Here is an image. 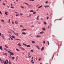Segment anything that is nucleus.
<instances>
[{
  "instance_id": "nucleus-1",
  "label": "nucleus",
  "mask_w": 64,
  "mask_h": 64,
  "mask_svg": "<svg viewBox=\"0 0 64 64\" xmlns=\"http://www.w3.org/2000/svg\"><path fill=\"white\" fill-rule=\"evenodd\" d=\"M12 32L15 35H16L17 36H18V33H16V32H14L13 31H12Z\"/></svg>"
},
{
  "instance_id": "nucleus-2",
  "label": "nucleus",
  "mask_w": 64,
  "mask_h": 64,
  "mask_svg": "<svg viewBox=\"0 0 64 64\" xmlns=\"http://www.w3.org/2000/svg\"><path fill=\"white\" fill-rule=\"evenodd\" d=\"M23 45L26 46L27 47H30V45H26V44H24V43H23Z\"/></svg>"
},
{
  "instance_id": "nucleus-3",
  "label": "nucleus",
  "mask_w": 64,
  "mask_h": 64,
  "mask_svg": "<svg viewBox=\"0 0 64 64\" xmlns=\"http://www.w3.org/2000/svg\"><path fill=\"white\" fill-rule=\"evenodd\" d=\"M14 53H13L12 52H11L10 53V56H14Z\"/></svg>"
},
{
  "instance_id": "nucleus-4",
  "label": "nucleus",
  "mask_w": 64,
  "mask_h": 64,
  "mask_svg": "<svg viewBox=\"0 0 64 64\" xmlns=\"http://www.w3.org/2000/svg\"><path fill=\"white\" fill-rule=\"evenodd\" d=\"M22 34H23L25 35L26 34V33L24 32H22Z\"/></svg>"
},
{
  "instance_id": "nucleus-5",
  "label": "nucleus",
  "mask_w": 64,
  "mask_h": 64,
  "mask_svg": "<svg viewBox=\"0 0 64 64\" xmlns=\"http://www.w3.org/2000/svg\"><path fill=\"white\" fill-rule=\"evenodd\" d=\"M2 37L4 39H5V36H4V35L3 34H2Z\"/></svg>"
},
{
  "instance_id": "nucleus-6",
  "label": "nucleus",
  "mask_w": 64,
  "mask_h": 64,
  "mask_svg": "<svg viewBox=\"0 0 64 64\" xmlns=\"http://www.w3.org/2000/svg\"><path fill=\"white\" fill-rule=\"evenodd\" d=\"M39 16H38L36 17V19L37 20H39Z\"/></svg>"
},
{
  "instance_id": "nucleus-7",
  "label": "nucleus",
  "mask_w": 64,
  "mask_h": 64,
  "mask_svg": "<svg viewBox=\"0 0 64 64\" xmlns=\"http://www.w3.org/2000/svg\"><path fill=\"white\" fill-rule=\"evenodd\" d=\"M15 24H18V22L17 21H15Z\"/></svg>"
},
{
  "instance_id": "nucleus-8",
  "label": "nucleus",
  "mask_w": 64,
  "mask_h": 64,
  "mask_svg": "<svg viewBox=\"0 0 64 64\" xmlns=\"http://www.w3.org/2000/svg\"><path fill=\"white\" fill-rule=\"evenodd\" d=\"M32 15L31 14H30L29 16H27V17L28 18H30V17L31 16H32Z\"/></svg>"
},
{
  "instance_id": "nucleus-9",
  "label": "nucleus",
  "mask_w": 64,
  "mask_h": 64,
  "mask_svg": "<svg viewBox=\"0 0 64 64\" xmlns=\"http://www.w3.org/2000/svg\"><path fill=\"white\" fill-rule=\"evenodd\" d=\"M7 13H8V12H5V14L6 16H8V14Z\"/></svg>"
},
{
  "instance_id": "nucleus-10",
  "label": "nucleus",
  "mask_w": 64,
  "mask_h": 64,
  "mask_svg": "<svg viewBox=\"0 0 64 64\" xmlns=\"http://www.w3.org/2000/svg\"><path fill=\"white\" fill-rule=\"evenodd\" d=\"M4 64H7V63L6 60H4Z\"/></svg>"
},
{
  "instance_id": "nucleus-11",
  "label": "nucleus",
  "mask_w": 64,
  "mask_h": 64,
  "mask_svg": "<svg viewBox=\"0 0 64 64\" xmlns=\"http://www.w3.org/2000/svg\"><path fill=\"white\" fill-rule=\"evenodd\" d=\"M12 38H16V37L14 36H12Z\"/></svg>"
},
{
  "instance_id": "nucleus-12",
  "label": "nucleus",
  "mask_w": 64,
  "mask_h": 64,
  "mask_svg": "<svg viewBox=\"0 0 64 64\" xmlns=\"http://www.w3.org/2000/svg\"><path fill=\"white\" fill-rule=\"evenodd\" d=\"M44 47H42V49H41V50H44Z\"/></svg>"
},
{
  "instance_id": "nucleus-13",
  "label": "nucleus",
  "mask_w": 64,
  "mask_h": 64,
  "mask_svg": "<svg viewBox=\"0 0 64 64\" xmlns=\"http://www.w3.org/2000/svg\"><path fill=\"white\" fill-rule=\"evenodd\" d=\"M0 49L1 50H2V46H0Z\"/></svg>"
},
{
  "instance_id": "nucleus-14",
  "label": "nucleus",
  "mask_w": 64,
  "mask_h": 64,
  "mask_svg": "<svg viewBox=\"0 0 64 64\" xmlns=\"http://www.w3.org/2000/svg\"><path fill=\"white\" fill-rule=\"evenodd\" d=\"M43 6L42 5L40 6H39L38 8H42V6Z\"/></svg>"
},
{
  "instance_id": "nucleus-15",
  "label": "nucleus",
  "mask_w": 64,
  "mask_h": 64,
  "mask_svg": "<svg viewBox=\"0 0 64 64\" xmlns=\"http://www.w3.org/2000/svg\"><path fill=\"white\" fill-rule=\"evenodd\" d=\"M36 47L39 50L40 49V48L37 45Z\"/></svg>"
},
{
  "instance_id": "nucleus-16",
  "label": "nucleus",
  "mask_w": 64,
  "mask_h": 64,
  "mask_svg": "<svg viewBox=\"0 0 64 64\" xmlns=\"http://www.w3.org/2000/svg\"><path fill=\"white\" fill-rule=\"evenodd\" d=\"M36 36V37H37V38L40 37H41V36H40L37 35V36Z\"/></svg>"
},
{
  "instance_id": "nucleus-17",
  "label": "nucleus",
  "mask_w": 64,
  "mask_h": 64,
  "mask_svg": "<svg viewBox=\"0 0 64 64\" xmlns=\"http://www.w3.org/2000/svg\"><path fill=\"white\" fill-rule=\"evenodd\" d=\"M1 20L2 22L3 23H5L4 21V20Z\"/></svg>"
},
{
  "instance_id": "nucleus-18",
  "label": "nucleus",
  "mask_w": 64,
  "mask_h": 64,
  "mask_svg": "<svg viewBox=\"0 0 64 64\" xmlns=\"http://www.w3.org/2000/svg\"><path fill=\"white\" fill-rule=\"evenodd\" d=\"M22 30L23 31H24V30L26 31V29H23Z\"/></svg>"
},
{
  "instance_id": "nucleus-19",
  "label": "nucleus",
  "mask_w": 64,
  "mask_h": 64,
  "mask_svg": "<svg viewBox=\"0 0 64 64\" xmlns=\"http://www.w3.org/2000/svg\"><path fill=\"white\" fill-rule=\"evenodd\" d=\"M0 62H1V63L2 64H3V63L2 62V60L0 58Z\"/></svg>"
},
{
  "instance_id": "nucleus-20",
  "label": "nucleus",
  "mask_w": 64,
  "mask_h": 64,
  "mask_svg": "<svg viewBox=\"0 0 64 64\" xmlns=\"http://www.w3.org/2000/svg\"><path fill=\"white\" fill-rule=\"evenodd\" d=\"M44 33V32L43 31H42L41 32H40V33L41 34H43Z\"/></svg>"
},
{
  "instance_id": "nucleus-21",
  "label": "nucleus",
  "mask_w": 64,
  "mask_h": 64,
  "mask_svg": "<svg viewBox=\"0 0 64 64\" xmlns=\"http://www.w3.org/2000/svg\"><path fill=\"white\" fill-rule=\"evenodd\" d=\"M49 6H44V7L45 8H47V7H48Z\"/></svg>"
},
{
  "instance_id": "nucleus-22",
  "label": "nucleus",
  "mask_w": 64,
  "mask_h": 64,
  "mask_svg": "<svg viewBox=\"0 0 64 64\" xmlns=\"http://www.w3.org/2000/svg\"><path fill=\"white\" fill-rule=\"evenodd\" d=\"M42 29H43V30L44 31H45V30H46V29L45 28H43Z\"/></svg>"
},
{
  "instance_id": "nucleus-23",
  "label": "nucleus",
  "mask_w": 64,
  "mask_h": 64,
  "mask_svg": "<svg viewBox=\"0 0 64 64\" xmlns=\"http://www.w3.org/2000/svg\"><path fill=\"white\" fill-rule=\"evenodd\" d=\"M6 62L7 64H8L9 63V62L8 61V60H6Z\"/></svg>"
},
{
  "instance_id": "nucleus-24",
  "label": "nucleus",
  "mask_w": 64,
  "mask_h": 64,
  "mask_svg": "<svg viewBox=\"0 0 64 64\" xmlns=\"http://www.w3.org/2000/svg\"><path fill=\"white\" fill-rule=\"evenodd\" d=\"M12 60H14L15 59V57H12Z\"/></svg>"
},
{
  "instance_id": "nucleus-25",
  "label": "nucleus",
  "mask_w": 64,
  "mask_h": 64,
  "mask_svg": "<svg viewBox=\"0 0 64 64\" xmlns=\"http://www.w3.org/2000/svg\"><path fill=\"white\" fill-rule=\"evenodd\" d=\"M32 43L33 44H34L35 43V42L34 41H32Z\"/></svg>"
},
{
  "instance_id": "nucleus-26",
  "label": "nucleus",
  "mask_w": 64,
  "mask_h": 64,
  "mask_svg": "<svg viewBox=\"0 0 64 64\" xmlns=\"http://www.w3.org/2000/svg\"><path fill=\"white\" fill-rule=\"evenodd\" d=\"M4 55H6V56H7L8 55L7 54V53H4Z\"/></svg>"
},
{
  "instance_id": "nucleus-27",
  "label": "nucleus",
  "mask_w": 64,
  "mask_h": 64,
  "mask_svg": "<svg viewBox=\"0 0 64 64\" xmlns=\"http://www.w3.org/2000/svg\"><path fill=\"white\" fill-rule=\"evenodd\" d=\"M18 45L19 46H22V45H21L20 43L18 44Z\"/></svg>"
},
{
  "instance_id": "nucleus-28",
  "label": "nucleus",
  "mask_w": 64,
  "mask_h": 64,
  "mask_svg": "<svg viewBox=\"0 0 64 64\" xmlns=\"http://www.w3.org/2000/svg\"><path fill=\"white\" fill-rule=\"evenodd\" d=\"M15 40H20V41L21 40H20V39H16Z\"/></svg>"
},
{
  "instance_id": "nucleus-29",
  "label": "nucleus",
  "mask_w": 64,
  "mask_h": 64,
  "mask_svg": "<svg viewBox=\"0 0 64 64\" xmlns=\"http://www.w3.org/2000/svg\"><path fill=\"white\" fill-rule=\"evenodd\" d=\"M34 12V11H33L32 10H30V12Z\"/></svg>"
},
{
  "instance_id": "nucleus-30",
  "label": "nucleus",
  "mask_w": 64,
  "mask_h": 64,
  "mask_svg": "<svg viewBox=\"0 0 64 64\" xmlns=\"http://www.w3.org/2000/svg\"><path fill=\"white\" fill-rule=\"evenodd\" d=\"M24 3L25 4H27V5H28V6H30L28 4H27V3Z\"/></svg>"
},
{
  "instance_id": "nucleus-31",
  "label": "nucleus",
  "mask_w": 64,
  "mask_h": 64,
  "mask_svg": "<svg viewBox=\"0 0 64 64\" xmlns=\"http://www.w3.org/2000/svg\"><path fill=\"white\" fill-rule=\"evenodd\" d=\"M4 49L5 50H6V51H8V50H6V48H4Z\"/></svg>"
},
{
  "instance_id": "nucleus-32",
  "label": "nucleus",
  "mask_w": 64,
  "mask_h": 64,
  "mask_svg": "<svg viewBox=\"0 0 64 64\" xmlns=\"http://www.w3.org/2000/svg\"><path fill=\"white\" fill-rule=\"evenodd\" d=\"M47 42L48 43V45H49V41H47Z\"/></svg>"
},
{
  "instance_id": "nucleus-33",
  "label": "nucleus",
  "mask_w": 64,
  "mask_h": 64,
  "mask_svg": "<svg viewBox=\"0 0 64 64\" xmlns=\"http://www.w3.org/2000/svg\"><path fill=\"white\" fill-rule=\"evenodd\" d=\"M21 48L22 50H25V49H24V48Z\"/></svg>"
},
{
  "instance_id": "nucleus-34",
  "label": "nucleus",
  "mask_w": 64,
  "mask_h": 64,
  "mask_svg": "<svg viewBox=\"0 0 64 64\" xmlns=\"http://www.w3.org/2000/svg\"><path fill=\"white\" fill-rule=\"evenodd\" d=\"M16 50L17 51H19V50L18 49H16Z\"/></svg>"
},
{
  "instance_id": "nucleus-35",
  "label": "nucleus",
  "mask_w": 64,
  "mask_h": 64,
  "mask_svg": "<svg viewBox=\"0 0 64 64\" xmlns=\"http://www.w3.org/2000/svg\"><path fill=\"white\" fill-rule=\"evenodd\" d=\"M44 24H47V23L46 22H44Z\"/></svg>"
},
{
  "instance_id": "nucleus-36",
  "label": "nucleus",
  "mask_w": 64,
  "mask_h": 64,
  "mask_svg": "<svg viewBox=\"0 0 64 64\" xmlns=\"http://www.w3.org/2000/svg\"><path fill=\"white\" fill-rule=\"evenodd\" d=\"M33 14H36V12H34L33 13Z\"/></svg>"
},
{
  "instance_id": "nucleus-37",
  "label": "nucleus",
  "mask_w": 64,
  "mask_h": 64,
  "mask_svg": "<svg viewBox=\"0 0 64 64\" xmlns=\"http://www.w3.org/2000/svg\"><path fill=\"white\" fill-rule=\"evenodd\" d=\"M10 22V19L8 20V22L9 23Z\"/></svg>"
},
{
  "instance_id": "nucleus-38",
  "label": "nucleus",
  "mask_w": 64,
  "mask_h": 64,
  "mask_svg": "<svg viewBox=\"0 0 64 64\" xmlns=\"http://www.w3.org/2000/svg\"><path fill=\"white\" fill-rule=\"evenodd\" d=\"M29 0L30 1H34V0Z\"/></svg>"
},
{
  "instance_id": "nucleus-39",
  "label": "nucleus",
  "mask_w": 64,
  "mask_h": 64,
  "mask_svg": "<svg viewBox=\"0 0 64 64\" xmlns=\"http://www.w3.org/2000/svg\"><path fill=\"white\" fill-rule=\"evenodd\" d=\"M43 43L44 44H45V40L44 41Z\"/></svg>"
},
{
  "instance_id": "nucleus-40",
  "label": "nucleus",
  "mask_w": 64,
  "mask_h": 64,
  "mask_svg": "<svg viewBox=\"0 0 64 64\" xmlns=\"http://www.w3.org/2000/svg\"><path fill=\"white\" fill-rule=\"evenodd\" d=\"M21 7L22 8L24 9V8L23 6H21Z\"/></svg>"
},
{
  "instance_id": "nucleus-41",
  "label": "nucleus",
  "mask_w": 64,
  "mask_h": 64,
  "mask_svg": "<svg viewBox=\"0 0 64 64\" xmlns=\"http://www.w3.org/2000/svg\"><path fill=\"white\" fill-rule=\"evenodd\" d=\"M31 57V56H28V58H30Z\"/></svg>"
},
{
  "instance_id": "nucleus-42",
  "label": "nucleus",
  "mask_w": 64,
  "mask_h": 64,
  "mask_svg": "<svg viewBox=\"0 0 64 64\" xmlns=\"http://www.w3.org/2000/svg\"><path fill=\"white\" fill-rule=\"evenodd\" d=\"M30 52H28V56H29V55H30Z\"/></svg>"
},
{
  "instance_id": "nucleus-43",
  "label": "nucleus",
  "mask_w": 64,
  "mask_h": 64,
  "mask_svg": "<svg viewBox=\"0 0 64 64\" xmlns=\"http://www.w3.org/2000/svg\"><path fill=\"white\" fill-rule=\"evenodd\" d=\"M46 19L47 20H48L49 19V17H47L46 18Z\"/></svg>"
},
{
  "instance_id": "nucleus-44",
  "label": "nucleus",
  "mask_w": 64,
  "mask_h": 64,
  "mask_svg": "<svg viewBox=\"0 0 64 64\" xmlns=\"http://www.w3.org/2000/svg\"><path fill=\"white\" fill-rule=\"evenodd\" d=\"M5 46L7 48H8V46H6V45H5Z\"/></svg>"
},
{
  "instance_id": "nucleus-45",
  "label": "nucleus",
  "mask_w": 64,
  "mask_h": 64,
  "mask_svg": "<svg viewBox=\"0 0 64 64\" xmlns=\"http://www.w3.org/2000/svg\"><path fill=\"white\" fill-rule=\"evenodd\" d=\"M31 51L32 52H33V50H31Z\"/></svg>"
},
{
  "instance_id": "nucleus-46",
  "label": "nucleus",
  "mask_w": 64,
  "mask_h": 64,
  "mask_svg": "<svg viewBox=\"0 0 64 64\" xmlns=\"http://www.w3.org/2000/svg\"><path fill=\"white\" fill-rule=\"evenodd\" d=\"M0 14H2V12L0 11Z\"/></svg>"
},
{
  "instance_id": "nucleus-47",
  "label": "nucleus",
  "mask_w": 64,
  "mask_h": 64,
  "mask_svg": "<svg viewBox=\"0 0 64 64\" xmlns=\"http://www.w3.org/2000/svg\"><path fill=\"white\" fill-rule=\"evenodd\" d=\"M8 53H10H10L11 52H10V51H8Z\"/></svg>"
},
{
  "instance_id": "nucleus-48",
  "label": "nucleus",
  "mask_w": 64,
  "mask_h": 64,
  "mask_svg": "<svg viewBox=\"0 0 64 64\" xmlns=\"http://www.w3.org/2000/svg\"><path fill=\"white\" fill-rule=\"evenodd\" d=\"M3 4L4 5V6H5L6 5V4H5L4 3H3Z\"/></svg>"
},
{
  "instance_id": "nucleus-49",
  "label": "nucleus",
  "mask_w": 64,
  "mask_h": 64,
  "mask_svg": "<svg viewBox=\"0 0 64 64\" xmlns=\"http://www.w3.org/2000/svg\"><path fill=\"white\" fill-rule=\"evenodd\" d=\"M19 15H18V14H16V16H19Z\"/></svg>"
},
{
  "instance_id": "nucleus-50",
  "label": "nucleus",
  "mask_w": 64,
  "mask_h": 64,
  "mask_svg": "<svg viewBox=\"0 0 64 64\" xmlns=\"http://www.w3.org/2000/svg\"><path fill=\"white\" fill-rule=\"evenodd\" d=\"M48 1H47L46 2V4H47V3H48Z\"/></svg>"
},
{
  "instance_id": "nucleus-51",
  "label": "nucleus",
  "mask_w": 64,
  "mask_h": 64,
  "mask_svg": "<svg viewBox=\"0 0 64 64\" xmlns=\"http://www.w3.org/2000/svg\"><path fill=\"white\" fill-rule=\"evenodd\" d=\"M62 20V19L61 18L60 19H59L58 20Z\"/></svg>"
},
{
  "instance_id": "nucleus-52",
  "label": "nucleus",
  "mask_w": 64,
  "mask_h": 64,
  "mask_svg": "<svg viewBox=\"0 0 64 64\" xmlns=\"http://www.w3.org/2000/svg\"><path fill=\"white\" fill-rule=\"evenodd\" d=\"M10 8H14L12 7V6L10 7Z\"/></svg>"
},
{
  "instance_id": "nucleus-53",
  "label": "nucleus",
  "mask_w": 64,
  "mask_h": 64,
  "mask_svg": "<svg viewBox=\"0 0 64 64\" xmlns=\"http://www.w3.org/2000/svg\"><path fill=\"white\" fill-rule=\"evenodd\" d=\"M10 38L11 39V40H13V39L12 38Z\"/></svg>"
},
{
  "instance_id": "nucleus-54",
  "label": "nucleus",
  "mask_w": 64,
  "mask_h": 64,
  "mask_svg": "<svg viewBox=\"0 0 64 64\" xmlns=\"http://www.w3.org/2000/svg\"><path fill=\"white\" fill-rule=\"evenodd\" d=\"M41 58H40L39 59V61L40 60H41Z\"/></svg>"
},
{
  "instance_id": "nucleus-55",
  "label": "nucleus",
  "mask_w": 64,
  "mask_h": 64,
  "mask_svg": "<svg viewBox=\"0 0 64 64\" xmlns=\"http://www.w3.org/2000/svg\"><path fill=\"white\" fill-rule=\"evenodd\" d=\"M20 15L21 16H22V15H23V14H20Z\"/></svg>"
},
{
  "instance_id": "nucleus-56",
  "label": "nucleus",
  "mask_w": 64,
  "mask_h": 64,
  "mask_svg": "<svg viewBox=\"0 0 64 64\" xmlns=\"http://www.w3.org/2000/svg\"><path fill=\"white\" fill-rule=\"evenodd\" d=\"M9 64H11V63L10 62H9Z\"/></svg>"
},
{
  "instance_id": "nucleus-57",
  "label": "nucleus",
  "mask_w": 64,
  "mask_h": 64,
  "mask_svg": "<svg viewBox=\"0 0 64 64\" xmlns=\"http://www.w3.org/2000/svg\"><path fill=\"white\" fill-rule=\"evenodd\" d=\"M39 6V5H37L36 6V7H38V6Z\"/></svg>"
},
{
  "instance_id": "nucleus-58",
  "label": "nucleus",
  "mask_w": 64,
  "mask_h": 64,
  "mask_svg": "<svg viewBox=\"0 0 64 64\" xmlns=\"http://www.w3.org/2000/svg\"><path fill=\"white\" fill-rule=\"evenodd\" d=\"M8 32L9 33H10V32L9 31H8Z\"/></svg>"
},
{
  "instance_id": "nucleus-59",
  "label": "nucleus",
  "mask_w": 64,
  "mask_h": 64,
  "mask_svg": "<svg viewBox=\"0 0 64 64\" xmlns=\"http://www.w3.org/2000/svg\"><path fill=\"white\" fill-rule=\"evenodd\" d=\"M2 62H3V63L4 62V60H2Z\"/></svg>"
},
{
  "instance_id": "nucleus-60",
  "label": "nucleus",
  "mask_w": 64,
  "mask_h": 64,
  "mask_svg": "<svg viewBox=\"0 0 64 64\" xmlns=\"http://www.w3.org/2000/svg\"><path fill=\"white\" fill-rule=\"evenodd\" d=\"M20 26V27H23V26Z\"/></svg>"
},
{
  "instance_id": "nucleus-61",
  "label": "nucleus",
  "mask_w": 64,
  "mask_h": 64,
  "mask_svg": "<svg viewBox=\"0 0 64 64\" xmlns=\"http://www.w3.org/2000/svg\"><path fill=\"white\" fill-rule=\"evenodd\" d=\"M12 24H14V22H12Z\"/></svg>"
},
{
  "instance_id": "nucleus-62",
  "label": "nucleus",
  "mask_w": 64,
  "mask_h": 64,
  "mask_svg": "<svg viewBox=\"0 0 64 64\" xmlns=\"http://www.w3.org/2000/svg\"><path fill=\"white\" fill-rule=\"evenodd\" d=\"M33 60L32 59V60H31V62H33Z\"/></svg>"
},
{
  "instance_id": "nucleus-63",
  "label": "nucleus",
  "mask_w": 64,
  "mask_h": 64,
  "mask_svg": "<svg viewBox=\"0 0 64 64\" xmlns=\"http://www.w3.org/2000/svg\"><path fill=\"white\" fill-rule=\"evenodd\" d=\"M8 40H10V38H8Z\"/></svg>"
},
{
  "instance_id": "nucleus-64",
  "label": "nucleus",
  "mask_w": 64,
  "mask_h": 64,
  "mask_svg": "<svg viewBox=\"0 0 64 64\" xmlns=\"http://www.w3.org/2000/svg\"><path fill=\"white\" fill-rule=\"evenodd\" d=\"M11 6H13L12 4H11Z\"/></svg>"
}]
</instances>
